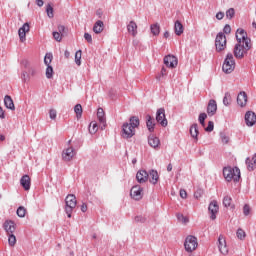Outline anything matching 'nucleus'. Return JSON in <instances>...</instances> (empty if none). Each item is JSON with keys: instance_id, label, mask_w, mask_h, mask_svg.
<instances>
[{"instance_id": "nucleus-1", "label": "nucleus", "mask_w": 256, "mask_h": 256, "mask_svg": "<svg viewBox=\"0 0 256 256\" xmlns=\"http://www.w3.org/2000/svg\"><path fill=\"white\" fill-rule=\"evenodd\" d=\"M236 41L233 54L236 59H243L246 53L251 49V38L247 37V33L243 29L236 31Z\"/></svg>"}, {"instance_id": "nucleus-2", "label": "nucleus", "mask_w": 256, "mask_h": 256, "mask_svg": "<svg viewBox=\"0 0 256 256\" xmlns=\"http://www.w3.org/2000/svg\"><path fill=\"white\" fill-rule=\"evenodd\" d=\"M223 176L228 182L234 181V183H239V179H241V170H239V167L227 166L223 168Z\"/></svg>"}, {"instance_id": "nucleus-3", "label": "nucleus", "mask_w": 256, "mask_h": 256, "mask_svg": "<svg viewBox=\"0 0 256 256\" xmlns=\"http://www.w3.org/2000/svg\"><path fill=\"white\" fill-rule=\"evenodd\" d=\"M65 213L69 219H71V214L73 209L77 207V197L75 194H68L65 198Z\"/></svg>"}, {"instance_id": "nucleus-4", "label": "nucleus", "mask_w": 256, "mask_h": 256, "mask_svg": "<svg viewBox=\"0 0 256 256\" xmlns=\"http://www.w3.org/2000/svg\"><path fill=\"white\" fill-rule=\"evenodd\" d=\"M222 70L229 75L230 73H233L235 71V58L233 57V54L229 52L226 55V58L224 60V63L222 65Z\"/></svg>"}, {"instance_id": "nucleus-5", "label": "nucleus", "mask_w": 256, "mask_h": 256, "mask_svg": "<svg viewBox=\"0 0 256 256\" xmlns=\"http://www.w3.org/2000/svg\"><path fill=\"white\" fill-rule=\"evenodd\" d=\"M215 47L217 53H222V51H225V49H227V36H225V33L219 32L216 35Z\"/></svg>"}, {"instance_id": "nucleus-6", "label": "nucleus", "mask_w": 256, "mask_h": 256, "mask_svg": "<svg viewBox=\"0 0 256 256\" xmlns=\"http://www.w3.org/2000/svg\"><path fill=\"white\" fill-rule=\"evenodd\" d=\"M198 243H197V237L195 236H187L184 242V247L187 253H193L195 249H197Z\"/></svg>"}, {"instance_id": "nucleus-7", "label": "nucleus", "mask_w": 256, "mask_h": 256, "mask_svg": "<svg viewBox=\"0 0 256 256\" xmlns=\"http://www.w3.org/2000/svg\"><path fill=\"white\" fill-rule=\"evenodd\" d=\"M130 196L135 201H141L143 199V187L141 185H135L130 190Z\"/></svg>"}, {"instance_id": "nucleus-8", "label": "nucleus", "mask_w": 256, "mask_h": 256, "mask_svg": "<svg viewBox=\"0 0 256 256\" xmlns=\"http://www.w3.org/2000/svg\"><path fill=\"white\" fill-rule=\"evenodd\" d=\"M122 137L123 139H131L135 135V130L132 126L129 125V122H126L122 125Z\"/></svg>"}, {"instance_id": "nucleus-9", "label": "nucleus", "mask_w": 256, "mask_h": 256, "mask_svg": "<svg viewBox=\"0 0 256 256\" xmlns=\"http://www.w3.org/2000/svg\"><path fill=\"white\" fill-rule=\"evenodd\" d=\"M156 121L161 125V127H167L168 122L165 117V108H159L156 112Z\"/></svg>"}, {"instance_id": "nucleus-10", "label": "nucleus", "mask_w": 256, "mask_h": 256, "mask_svg": "<svg viewBox=\"0 0 256 256\" xmlns=\"http://www.w3.org/2000/svg\"><path fill=\"white\" fill-rule=\"evenodd\" d=\"M208 211L211 214L210 219H212V221H215L217 219V214L219 213V204L216 200L210 202L208 206Z\"/></svg>"}, {"instance_id": "nucleus-11", "label": "nucleus", "mask_w": 256, "mask_h": 256, "mask_svg": "<svg viewBox=\"0 0 256 256\" xmlns=\"http://www.w3.org/2000/svg\"><path fill=\"white\" fill-rule=\"evenodd\" d=\"M179 63V60L174 55L168 54L164 57V65L170 69H175Z\"/></svg>"}, {"instance_id": "nucleus-12", "label": "nucleus", "mask_w": 256, "mask_h": 256, "mask_svg": "<svg viewBox=\"0 0 256 256\" xmlns=\"http://www.w3.org/2000/svg\"><path fill=\"white\" fill-rule=\"evenodd\" d=\"M27 33H29V23L26 22L18 30L21 43H25V41H27Z\"/></svg>"}, {"instance_id": "nucleus-13", "label": "nucleus", "mask_w": 256, "mask_h": 256, "mask_svg": "<svg viewBox=\"0 0 256 256\" xmlns=\"http://www.w3.org/2000/svg\"><path fill=\"white\" fill-rule=\"evenodd\" d=\"M97 117L100 123V129L103 131L107 127V119L105 118V111L103 108H98Z\"/></svg>"}, {"instance_id": "nucleus-14", "label": "nucleus", "mask_w": 256, "mask_h": 256, "mask_svg": "<svg viewBox=\"0 0 256 256\" xmlns=\"http://www.w3.org/2000/svg\"><path fill=\"white\" fill-rule=\"evenodd\" d=\"M218 248L222 255H227V253H229V248H227V242L225 241L223 235L218 237Z\"/></svg>"}, {"instance_id": "nucleus-15", "label": "nucleus", "mask_w": 256, "mask_h": 256, "mask_svg": "<svg viewBox=\"0 0 256 256\" xmlns=\"http://www.w3.org/2000/svg\"><path fill=\"white\" fill-rule=\"evenodd\" d=\"M75 157V149L73 147H68L62 152L63 161H71Z\"/></svg>"}, {"instance_id": "nucleus-16", "label": "nucleus", "mask_w": 256, "mask_h": 256, "mask_svg": "<svg viewBox=\"0 0 256 256\" xmlns=\"http://www.w3.org/2000/svg\"><path fill=\"white\" fill-rule=\"evenodd\" d=\"M245 123L248 127H253L256 123V114L253 111H248L245 114Z\"/></svg>"}, {"instance_id": "nucleus-17", "label": "nucleus", "mask_w": 256, "mask_h": 256, "mask_svg": "<svg viewBox=\"0 0 256 256\" xmlns=\"http://www.w3.org/2000/svg\"><path fill=\"white\" fill-rule=\"evenodd\" d=\"M136 180L140 183H147V181H149V172H147L146 170H139L136 173Z\"/></svg>"}, {"instance_id": "nucleus-18", "label": "nucleus", "mask_w": 256, "mask_h": 256, "mask_svg": "<svg viewBox=\"0 0 256 256\" xmlns=\"http://www.w3.org/2000/svg\"><path fill=\"white\" fill-rule=\"evenodd\" d=\"M217 113V101L214 99L209 100L208 106H207V114L209 117H213Z\"/></svg>"}, {"instance_id": "nucleus-19", "label": "nucleus", "mask_w": 256, "mask_h": 256, "mask_svg": "<svg viewBox=\"0 0 256 256\" xmlns=\"http://www.w3.org/2000/svg\"><path fill=\"white\" fill-rule=\"evenodd\" d=\"M7 235H13L15 233V222L13 220H6L3 225Z\"/></svg>"}, {"instance_id": "nucleus-20", "label": "nucleus", "mask_w": 256, "mask_h": 256, "mask_svg": "<svg viewBox=\"0 0 256 256\" xmlns=\"http://www.w3.org/2000/svg\"><path fill=\"white\" fill-rule=\"evenodd\" d=\"M20 185L25 191H29V189H31V178L29 177V175H24L21 177Z\"/></svg>"}, {"instance_id": "nucleus-21", "label": "nucleus", "mask_w": 256, "mask_h": 256, "mask_svg": "<svg viewBox=\"0 0 256 256\" xmlns=\"http://www.w3.org/2000/svg\"><path fill=\"white\" fill-rule=\"evenodd\" d=\"M148 145L153 149H159V145H161V141L155 135L148 136Z\"/></svg>"}, {"instance_id": "nucleus-22", "label": "nucleus", "mask_w": 256, "mask_h": 256, "mask_svg": "<svg viewBox=\"0 0 256 256\" xmlns=\"http://www.w3.org/2000/svg\"><path fill=\"white\" fill-rule=\"evenodd\" d=\"M146 127L150 133L155 131V119L151 115H146Z\"/></svg>"}, {"instance_id": "nucleus-23", "label": "nucleus", "mask_w": 256, "mask_h": 256, "mask_svg": "<svg viewBox=\"0 0 256 256\" xmlns=\"http://www.w3.org/2000/svg\"><path fill=\"white\" fill-rule=\"evenodd\" d=\"M4 105L6 109H10V111H15V103H13V98H11V96L6 95L4 97Z\"/></svg>"}, {"instance_id": "nucleus-24", "label": "nucleus", "mask_w": 256, "mask_h": 256, "mask_svg": "<svg viewBox=\"0 0 256 256\" xmlns=\"http://www.w3.org/2000/svg\"><path fill=\"white\" fill-rule=\"evenodd\" d=\"M148 177L150 183H152V185H157V181H159V173L157 172V170H150L148 173Z\"/></svg>"}, {"instance_id": "nucleus-25", "label": "nucleus", "mask_w": 256, "mask_h": 256, "mask_svg": "<svg viewBox=\"0 0 256 256\" xmlns=\"http://www.w3.org/2000/svg\"><path fill=\"white\" fill-rule=\"evenodd\" d=\"M237 103L240 107H245L247 105V93L240 92L237 96Z\"/></svg>"}, {"instance_id": "nucleus-26", "label": "nucleus", "mask_w": 256, "mask_h": 256, "mask_svg": "<svg viewBox=\"0 0 256 256\" xmlns=\"http://www.w3.org/2000/svg\"><path fill=\"white\" fill-rule=\"evenodd\" d=\"M127 31L128 33L131 34L132 37L137 36V23L135 21H130L129 24L127 25Z\"/></svg>"}, {"instance_id": "nucleus-27", "label": "nucleus", "mask_w": 256, "mask_h": 256, "mask_svg": "<svg viewBox=\"0 0 256 256\" xmlns=\"http://www.w3.org/2000/svg\"><path fill=\"white\" fill-rule=\"evenodd\" d=\"M190 135L193 139H195V141H199V125H197V123L190 127Z\"/></svg>"}, {"instance_id": "nucleus-28", "label": "nucleus", "mask_w": 256, "mask_h": 256, "mask_svg": "<svg viewBox=\"0 0 256 256\" xmlns=\"http://www.w3.org/2000/svg\"><path fill=\"white\" fill-rule=\"evenodd\" d=\"M103 29H105V24L103 23V21L101 20L96 21L93 26L94 33L99 35V33H103Z\"/></svg>"}, {"instance_id": "nucleus-29", "label": "nucleus", "mask_w": 256, "mask_h": 256, "mask_svg": "<svg viewBox=\"0 0 256 256\" xmlns=\"http://www.w3.org/2000/svg\"><path fill=\"white\" fill-rule=\"evenodd\" d=\"M246 165H247V169L248 171H253L255 169L256 165V154H254V156L251 158H246Z\"/></svg>"}, {"instance_id": "nucleus-30", "label": "nucleus", "mask_w": 256, "mask_h": 256, "mask_svg": "<svg viewBox=\"0 0 256 256\" xmlns=\"http://www.w3.org/2000/svg\"><path fill=\"white\" fill-rule=\"evenodd\" d=\"M174 31L176 33V35L181 36L183 35V24L181 23V21L177 20L174 24Z\"/></svg>"}, {"instance_id": "nucleus-31", "label": "nucleus", "mask_w": 256, "mask_h": 256, "mask_svg": "<svg viewBox=\"0 0 256 256\" xmlns=\"http://www.w3.org/2000/svg\"><path fill=\"white\" fill-rule=\"evenodd\" d=\"M129 121L130 122L128 123V125L132 126L134 130L137 129V127H139V124H140L139 117L132 116L130 117Z\"/></svg>"}, {"instance_id": "nucleus-32", "label": "nucleus", "mask_w": 256, "mask_h": 256, "mask_svg": "<svg viewBox=\"0 0 256 256\" xmlns=\"http://www.w3.org/2000/svg\"><path fill=\"white\" fill-rule=\"evenodd\" d=\"M150 31H151L152 35L157 36V35H159V33H161V27L157 23L152 24L150 26Z\"/></svg>"}, {"instance_id": "nucleus-33", "label": "nucleus", "mask_w": 256, "mask_h": 256, "mask_svg": "<svg viewBox=\"0 0 256 256\" xmlns=\"http://www.w3.org/2000/svg\"><path fill=\"white\" fill-rule=\"evenodd\" d=\"M74 112L76 113L77 119H81L83 115V106H81V104H76L74 107Z\"/></svg>"}, {"instance_id": "nucleus-34", "label": "nucleus", "mask_w": 256, "mask_h": 256, "mask_svg": "<svg viewBox=\"0 0 256 256\" xmlns=\"http://www.w3.org/2000/svg\"><path fill=\"white\" fill-rule=\"evenodd\" d=\"M223 105H225V107H229L231 105V94L229 92H226L224 95Z\"/></svg>"}, {"instance_id": "nucleus-35", "label": "nucleus", "mask_w": 256, "mask_h": 256, "mask_svg": "<svg viewBox=\"0 0 256 256\" xmlns=\"http://www.w3.org/2000/svg\"><path fill=\"white\" fill-rule=\"evenodd\" d=\"M46 13H47V17H49V19H53V17H55L53 6L51 4H47Z\"/></svg>"}, {"instance_id": "nucleus-36", "label": "nucleus", "mask_w": 256, "mask_h": 256, "mask_svg": "<svg viewBox=\"0 0 256 256\" xmlns=\"http://www.w3.org/2000/svg\"><path fill=\"white\" fill-rule=\"evenodd\" d=\"M97 129H98L97 122H91L89 125V133L91 135H95L97 133Z\"/></svg>"}, {"instance_id": "nucleus-37", "label": "nucleus", "mask_w": 256, "mask_h": 256, "mask_svg": "<svg viewBox=\"0 0 256 256\" xmlns=\"http://www.w3.org/2000/svg\"><path fill=\"white\" fill-rule=\"evenodd\" d=\"M17 243V237H15L13 234H8V244L10 247H15V244Z\"/></svg>"}, {"instance_id": "nucleus-38", "label": "nucleus", "mask_w": 256, "mask_h": 256, "mask_svg": "<svg viewBox=\"0 0 256 256\" xmlns=\"http://www.w3.org/2000/svg\"><path fill=\"white\" fill-rule=\"evenodd\" d=\"M16 213H17L18 217L23 218V217H25V215H27V209H25V207H23V206H19Z\"/></svg>"}, {"instance_id": "nucleus-39", "label": "nucleus", "mask_w": 256, "mask_h": 256, "mask_svg": "<svg viewBox=\"0 0 256 256\" xmlns=\"http://www.w3.org/2000/svg\"><path fill=\"white\" fill-rule=\"evenodd\" d=\"M51 61H53V54L48 53L44 57V63L47 67L51 66Z\"/></svg>"}, {"instance_id": "nucleus-40", "label": "nucleus", "mask_w": 256, "mask_h": 256, "mask_svg": "<svg viewBox=\"0 0 256 256\" xmlns=\"http://www.w3.org/2000/svg\"><path fill=\"white\" fill-rule=\"evenodd\" d=\"M237 237L240 239V241H243L245 237H247V234L244 232L243 229L239 228L236 232Z\"/></svg>"}, {"instance_id": "nucleus-41", "label": "nucleus", "mask_w": 256, "mask_h": 256, "mask_svg": "<svg viewBox=\"0 0 256 256\" xmlns=\"http://www.w3.org/2000/svg\"><path fill=\"white\" fill-rule=\"evenodd\" d=\"M205 119H207V114L206 113H200L198 117V121L202 127H205Z\"/></svg>"}, {"instance_id": "nucleus-42", "label": "nucleus", "mask_w": 256, "mask_h": 256, "mask_svg": "<svg viewBox=\"0 0 256 256\" xmlns=\"http://www.w3.org/2000/svg\"><path fill=\"white\" fill-rule=\"evenodd\" d=\"M53 66H47L46 68V77L47 79H53Z\"/></svg>"}, {"instance_id": "nucleus-43", "label": "nucleus", "mask_w": 256, "mask_h": 256, "mask_svg": "<svg viewBox=\"0 0 256 256\" xmlns=\"http://www.w3.org/2000/svg\"><path fill=\"white\" fill-rule=\"evenodd\" d=\"M233 201V199L231 198V196H225L223 198V205L224 207H231V202Z\"/></svg>"}, {"instance_id": "nucleus-44", "label": "nucleus", "mask_w": 256, "mask_h": 256, "mask_svg": "<svg viewBox=\"0 0 256 256\" xmlns=\"http://www.w3.org/2000/svg\"><path fill=\"white\" fill-rule=\"evenodd\" d=\"M220 139L224 145H227V143H229V136H227L225 132H220Z\"/></svg>"}, {"instance_id": "nucleus-45", "label": "nucleus", "mask_w": 256, "mask_h": 256, "mask_svg": "<svg viewBox=\"0 0 256 256\" xmlns=\"http://www.w3.org/2000/svg\"><path fill=\"white\" fill-rule=\"evenodd\" d=\"M81 55H82V52L81 50H78L76 53H75V63L76 65H81Z\"/></svg>"}, {"instance_id": "nucleus-46", "label": "nucleus", "mask_w": 256, "mask_h": 256, "mask_svg": "<svg viewBox=\"0 0 256 256\" xmlns=\"http://www.w3.org/2000/svg\"><path fill=\"white\" fill-rule=\"evenodd\" d=\"M226 17L227 19H233V17H235V9L234 8H230L226 11Z\"/></svg>"}, {"instance_id": "nucleus-47", "label": "nucleus", "mask_w": 256, "mask_h": 256, "mask_svg": "<svg viewBox=\"0 0 256 256\" xmlns=\"http://www.w3.org/2000/svg\"><path fill=\"white\" fill-rule=\"evenodd\" d=\"M176 217L180 223H189V218L185 217L183 214H177Z\"/></svg>"}, {"instance_id": "nucleus-48", "label": "nucleus", "mask_w": 256, "mask_h": 256, "mask_svg": "<svg viewBox=\"0 0 256 256\" xmlns=\"http://www.w3.org/2000/svg\"><path fill=\"white\" fill-rule=\"evenodd\" d=\"M251 213V206H249V204H245L243 206V215H245V217L249 216Z\"/></svg>"}, {"instance_id": "nucleus-49", "label": "nucleus", "mask_w": 256, "mask_h": 256, "mask_svg": "<svg viewBox=\"0 0 256 256\" xmlns=\"http://www.w3.org/2000/svg\"><path fill=\"white\" fill-rule=\"evenodd\" d=\"M134 221L136 223H145V221H147V218L145 216L139 215L135 216Z\"/></svg>"}, {"instance_id": "nucleus-50", "label": "nucleus", "mask_w": 256, "mask_h": 256, "mask_svg": "<svg viewBox=\"0 0 256 256\" xmlns=\"http://www.w3.org/2000/svg\"><path fill=\"white\" fill-rule=\"evenodd\" d=\"M213 129H215V124L213 123V121H209L208 126L205 128V131L207 133H211V131H213Z\"/></svg>"}, {"instance_id": "nucleus-51", "label": "nucleus", "mask_w": 256, "mask_h": 256, "mask_svg": "<svg viewBox=\"0 0 256 256\" xmlns=\"http://www.w3.org/2000/svg\"><path fill=\"white\" fill-rule=\"evenodd\" d=\"M53 37L55 41H58V43L63 39V35L59 32H53Z\"/></svg>"}, {"instance_id": "nucleus-52", "label": "nucleus", "mask_w": 256, "mask_h": 256, "mask_svg": "<svg viewBox=\"0 0 256 256\" xmlns=\"http://www.w3.org/2000/svg\"><path fill=\"white\" fill-rule=\"evenodd\" d=\"M49 117H50V119H52V120L57 119V110H55V109H50V111H49Z\"/></svg>"}, {"instance_id": "nucleus-53", "label": "nucleus", "mask_w": 256, "mask_h": 256, "mask_svg": "<svg viewBox=\"0 0 256 256\" xmlns=\"http://www.w3.org/2000/svg\"><path fill=\"white\" fill-rule=\"evenodd\" d=\"M194 197H195V199H201V197H203V189H198V190L194 193Z\"/></svg>"}, {"instance_id": "nucleus-54", "label": "nucleus", "mask_w": 256, "mask_h": 256, "mask_svg": "<svg viewBox=\"0 0 256 256\" xmlns=\"http://www.w3.org/2000/svg\"><path fill=\"white\" fill-rule=\"evenodd\" d=\"M84 39L87 41V43H93V37L89 33H84Z\"/></svg>"}, {"instance_id": "nucleus-55", "label": "nucleus", "mask_w": 256, "mask_h": 256, "mask_svg": "<svg viewBox=\"0 0 256 256\" xmlns=\"http://www.w3.org/2000/svg\"><path fill=\"white\" fill-rule=\"evenodd\" d=\"M223 31L226 35H229V33H231V25L226 24L223 28Z\"/></svg>"}, {"instance_id": "nucleus-56", "label": "nucleus", "mask_w": 256, "mask_h": 256, "mask_svg": "<svg viewBox=\"0 0 256 256\" xmlns=\"http://www.w3.org/2000/svg\"><path fill=\"white\" fill-rule=\"evenodd\" d=\"M225 17V13L224 12H218L216 14V19H218V21H221L223 18Z\"/></svg>"}, {"instance_id": "nucleus-57", "label": "nucleus", "mask_w": 256, "mask_h": 256, "mask_svg": "<svg viewBox=\"0 0 256 256\" xmlns=\"http://www.w3.org/2000/svg\"><path fill=\"white\" fill-rule=\"evenodd\" d=\"M96 15L98 19H103V9L99 8L98 10H96Z\"/></svg>"}, {"instance_id": "nucleus-58", "label": "nucleus", "mask_w": 256, "mask_h": 256, "mask_svg": "<svg viewBox=\"0 0 256 256\" xmlns=\"http://www.w3.org/2000/svg\"><path fill=\"white\" fill-rule=\"evenodd\" d=\"M180 197L182 199H187V191L185 189L180 190Z\"/></svg>"}, {"instance_id": "nucleus-59", "label": "nucleus", "mask_w": 256, "mask_h": 256, "mask_svg": "<svg viewBox=\"0 0 256 256\" xmlns=\"http://www.w3.org/2000/svg\"><path fill=\"white\" fill-rule=\"evenodd\" d=\"M58 33H61L63 35V33H65V26L64 25H59L58 26Z\"/></svg>"}, {"instance_id": "nucleus-60", "label": "nucleus", "mask_w": 256, "mask_h": 256, "mask_svg": "<svg viewBox=\"0 0 256 256\" xmlns=\"http://www.w3.org/2000/svg\"><path fill=\"white\" fill-rule=\"evenodd\" d=\"M81 211L82 213H87V205L85 203L81 205Z\"/></svg>"}, {"instance_id": "nucleus-61", "label": "nucleus", "mask_w": 256, "mask_h": 256, "mask_svg": "<svg viewBox=\"0 0 256 256\" xmlns=\"http://www.w3.org/2000/svg\"><path fill=\"white\" fill-rule=\"evenodd\" d=\"M0 119H5V111H3V108L0 106Z\"/></svg>"}, {"instance_id": "nucleus-62", "label": "nucleus", "mask_w": 256, "mask_h": 256, "mask_svg": "<svg viewBox=\"0 0 256 256\" xmlns=\"http://www.w3.org/2000/svg\"><path fill=\"white\" fill-rule=\"evenodd\" d=\"M36 5H38V7H43L44 5L43 0H36Z\"/></svg>"}, {"instance_id": "nucleus-63", "label": "nucleus", "mask_w": 256, "mask_h": 256, "mask_svg": "<svg viewBox=\"0 0 256 256\" xmlns=\"http://www.w3.org/2000/svg\"><path fill=\"white\" fill-rule=\"evenodd\" d=\"M167 171H168V172L173 171V165H172L171 163L168 164V166H167Z\"/></svg>"}, {"instance_id": "nucleus-64", "label": "nucleus", "mask_w": 256, "mask_h": 256, "mask_svg": "<svg viewBox=\"0 0 256 256\" xmlns=\"http://www.w3.org/2000/svg\"><path fill=\"white\" fill-rule=\"evenodd\" d=\"M71 55V53L68 51V50H66L65 52H64V56L66 57V59H69V56Z\"/></svg>"}]
</instances>
